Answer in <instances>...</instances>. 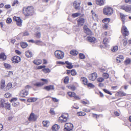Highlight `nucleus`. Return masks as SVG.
Wrapping results in <instances>:
<instances>
[{"label":"nucleus","instance_id":"obj_1","mask_svg":"<svg viewBox=\"0 0 131 131\" xmlns=\"http://www.w3.org/2000/svg\"><path fill=\"white\" fill-rule=\"evenodd\" d=\"M34 9L32 7L29 6L23 9V13L26 16H28L32 15L33 13Z\"/></svg>","mask_w":131,"mask_h":131},{"label":"nucleus","instance_id":"obj_2","mask_svg":"<svg viewBox=\"0 0 131 131\" xmlns=\"http://www.w3.org/2000/svg\"><path fill=\"white\" fill-rule=\"evenodd\" d=\"M69 115L67 113H64L62 114L61 116L59 117L58 120V121L62 123L66 122L69 119Z\"/></svg>","mask_w":131,"mask_h":131},{"label":"nucleus","instance_id":"obj_3","mask_svg":"<svg viewBox=\"0 0 131 131\" xmlns=\"http://www.w3.org/2000/svg\"><path fill=\"white\" fill-rule=\"evenodd\" d=\"M0 106L1 107H5L8 110L10 109V104H8L3 99H1V100Z\"/></svg>","mask_w":131,"mask_h":131},{"label":"nucleus","instance_id":"obj_4","mask_svg":"<svg viewBox=\"0 0 131 131\" xmlns=\"http://www.w3.org/2000/svg\"><path fill=\"white\" fill-rule=\"evenodd\" d=\"M103 12L104 14L110 15L113 13V9L110 7H106L104 8Z\"/></svg>","mask_w":131,"mask_h":131},{"label":"nucleus","instance_id":"obj_5","mask_svg":"<svg viewBox=\"0 0 131 131\" xmlns=\"http://www.w3.org/2000/svg\"><path fill=\"white\" fill-rule=\"evenodd\" d=\"M55 55L58 59H62L64 57V53L60 50H57L55 52Z\"/></svg>","mask_w":131,"mask_h":131},{"label":"nucleus","instance_id":"obj_6","mask_svg":"<svg viewBox=\"0 0 131 131\" xmlns=\"http://www.w3.org/2000/svg\"><path fill=\"white\" fill-rule=\"evenodd\" d=\"M73 128V125L70 123H66L65 125L64 131H72Z\"/></svg>","mask_w":131,"mask_h":131},{"label":"nucleus","instance_id":"obj_7","mask_svg":"<svg viewBox=\"0 0 131 131\" xmlns=\"http://www.w3.org/2000/svg\"><path fill=\"white\" fill-rule=\"evenodd\" d=\"M120 8L126 12L131 13V5H123L121 6Z\"/></svg>","mask_w":131,"mask_h":131},{"label":"nucleus","instance_id":"obj_8","mask_svg":"<svg viewBox=\"0 0 131 131\" xmlns=\"http://www.w3.org/2000/svg\"><path fill=\"white\" fill-rule=\"evenodd\" d=\"M121 32L124 36H126L129 34V31L127 27L124 26H123L122 27Z\"/></svg>","mask_w":131,"mask_h":131},{"label":"nucleus","instance_id":"obj_9","mask_svg":"<svg viewBox=\"0 0 131 131\" xmlns=\"http://www.w3.org/2000/svg\"><path fill=\"white\" fill-rule=\"evenodd\" d=\"M77 23L79 27L82 26L85 21V19L82 17H80L77 19Z\"/></svg>","mask_w":131,"mask_h":131},{"label":"nucleus","instance_id":"obj_10","mask_svg":"<svg viewBox=\"0 0 131 131\" xmlns=\"http://www.w3.org/2000/svg\"><path fill=\"white\" fill-rule=\"evenodd\" d=\"M13 19L14 21L16 22L18 26H21L22 25V20L19 17L14 16L13 17Z\"/></svg>","mask_w":131,"mask_h":131},{"label":"nucleus","instance_id":"obj_11","mask_svg":"<svg viewBox=\"0 0 131 131\" xmlns=\"http://www.w3.org/2000/svg\"><path fill=\"white\" fill-rule=\"evenodd\" d=\"M97 76V73L95 72H94L89 74L88 77L89 80L93 81L96 79Z\"/></svg>","mask_w":131,"mask_h":131},{"label":"nucleus","instance_id":"obj_12","mask_svg":"<svg viewBox=\"0 0 131 131\" xmlns=\"http://www.w3.org/2000/svg\"><path fill=\"white\" fill-rule=\"evenodd\" d=\"M28 94V91L25 89H24L20 91L19 93V95L21 97H24L27 96Z\"/></svg>","mask_w":131,"mask_h":131},{"label":"nucleus","instance_id":"obj_13","mask_svg":"<svg viewBox=\"0 0 131 131\" xmlns=\"http://www.w3.org/2000/svg\"><path fill=\"white\" fill-rule=\"evenodd\" d=\"M37 118L36 115H35L33 113H31L28 118L29 121H35Z\"/></svg>","mask_w":131,"mask_h":131},{"label":"nucleus","instance_id":"obj_14","mask_svg":"<svg viewBox=\"0 0 131 131\" xmlns=\"http://www.w3.org/2000/svg\"><path fill=\"white\" fill-rule=\"evenodd\" d=\"M17 98H14L10 100V101L12 103V105L14 107L17 106L19 104V103L18 102L17 100Z\"/></svg>","mask_w":131,"mask_h":131},{"label":"nucleus","instance_id":"obj_15","mask_svg":"<svg viewBox=\"0 0 131 131\" xmlns=\"http://www.w3.org/2000/svg\"><path fill=\"white\" fill-rule=\"evenodd\" d=\"M20 58L17 56H14L12 60L13 62L14 63H18L20 61Z\"/></svg>","mask_w":131,"mask_h":131},{"label":"nucleus","instance_id":"obj_16","mask_svg":"<svg viewBox=\"0 0 131 131\" xmlns=\"http://www.w3.org/2000/svg\"><path fill=\"white\" fill-rule=\"evenodd\" d=\"M60 126L57 124H55L52 126L51 128L52 131H59Z\"/></svg>","mask_w":131,"mask_h":131},{"label":"nucleus","instance_id":"obj_17","mask_svg":"<svg viewBox=\"0 0 131 131\" xmlns=\"http://www.w3.org/2000/svg\"><path fill=\"white\" fill-rule=\"evenodd\" d=\"M84 32L88 35H91L92 32L87 27L85 26L84 27Z\"/></svg>","mask_w":131,"mask_h":131},{"label":"nucleus","instance_id":"obj_18","mask_svg":"<svg viewBox=\"0 0 131 131\" xmlns=\"http://www.w3.org/2000/svg\"><path fill=\"white\" fill-rule=\"evenodd\" d=\"M87 40L90 42H92L93 43L97 41L96 40L95 38L92 37H88L87 38Z\"/></svg>","mask_w":131,"mask_h":131},{"label":"nucleus","instance_id":"obj_19","mask_svg":"<svg viewBox=\"0 0 131 131\" xmlns=\"http://www.w3.org/2000/svg\"><path fill=\"white\" fill-rule=\"evenodd\" d=\"M105 3V1L104 0H96V4L100 6L103 5Z\"/></svg>","mask_w":131,"mask_h":131},{"label":"nucleus","instance_id":"obj_20","mask_svg":"<svg viewBox=\"0 0 131 131\" xmlns=\"http://www.w3.org/2000/svg\"><path fill=\"white\" fill-rule=\"evenodd\" d=\"M124 59L123 56L122 55L118 56L116 58V61L118 63H121Z\"/></svg>","mask_w":131,"mask_h":131},{"label":"nucleus","instance_id":"obj_21","mask_svg":"<svg viewBox=\"0 0 131 131\" xmlns=\"http://www.w3.org/2000/svg\"><path fill=\"white\" fill-rule=\"evenodd\" d=\"M80 3L76 1H74L73 3V6L75 9H78L79 8Z\"/></svg>","mask_w":131,"mask_h":131},{"label":"nucleus","instance_id":"obj_22","mask_svg":"<svg viewBox=\"0 0 131 131\" xmlns=\"http://www.w3.org/2000/svg\"><path fill=\"white\" fill-rule=\"evenodd\" d=\"M43 89L47 91H49L51 90H53L54 88L53 86V85H50L45 87Z\"/></svg>","mask_w":131,"mask_h":131},{"label":"nucleus","instance_id":"obj_23","mask_svg":"<svg viewBox=\"0 0 131 131\" xmlns=\"http://www.w3.org/2000/svg\"><path fill=\"white\" fill-rule=\"evenodd\" d=\"M65 63L67 64L66 67L68 68L71 69L73 68V66L72 65V64L69 62L68 61H66Z\"/></svg>","mask_w":131,"mask_h":131},{"label":"nucleus","instance_id":"obj_24","mask_svg":"<svg viewBox=\"0 0 131 131\" xmlns=\"http://www.w3.org/2000/svg\"><path fill=\"white\" fill-rule=\"evenodd\" d=\"M37 98L35 97H30L27 100V101L29 102H34L36 101Z\"/></svg>","mask_w":131,"mask_h":131},{"label":"nucleus","instance_id":"obj_25","mask_svg":"<svg viewBox=\"0 0 131 131\" xmlns=\"http://www.w3.org/2000/svg\"><path fill=\"white\" fill-rule=\"evenodd\" d=\"M25 55L27 57H30L32 56V54L31 52L29 51H27L25 52Z\"/></svg>","mask_w":131,"mask_h":131},{"label":"nucleus","instance_id":"obj_26","mask_svg":"<svg viewBox=\"0 0 131 131\" xmlns=\"http://www.w3.org/2000/svg\"><path fill=\"white\" fill-rule=\"evenodd\" d=\"M33 62L36 65H38L41 63L42 61L40 60H36L33 61Z\"/></svg>","mask_w":131,"mask_h":131},{"label":"nucleus","instance_id":"obj_27","mask_svg":"<svg viewBox=\"0 0 131 131\" xmlns=\"http://www.w3.org/2000/svg\"><path fill=\"white\" fill-rule=\"evenodd\" d=\"M81 80L82 82L84 84L86 85L87 84L88 80L86 78L84 77H81Z\"/></svg>","mask_w":131,"mask_h":131},{"label":"nucleus","instance_id":"obj_28","mask_svg":"<svg viewBox=\"0 0 131 131\" xmlns=\"http://www.w3.org/2000/svg\"><path fill=\"white\" fill-rule=\"evenodd\" d=\"M12 87V84L11 83H8L6 87L4 89V90L5 91H7L10 89Z\"/></svg>","mask_w":131,"mask_h":131},{"label":"nucleus","instance_id":"obj_29","mask_svg":"<svg viewBox=\"0 0 131 131\" xmlns=\"http://www.w3.org/2000/svg\"><path fill=\"white\" fill-rule=\"evenodd\" d=\"M116 94L117 95L120 96H126L127 94L124 92L122 91H119Z\"/></svg>","mask_w":131,"mask_h":131},{"label":"nucleus","instance_id":"obj_30","mask_svg":"<svg viewBox=\"0 0 131 131\" xmlns=\"http://www.w3.org/2000/svg\"><path fill=\"white\" fill-rule=\"evenodd\" d=\"M70 54L74 56H76L78 53V52L75 50H71L70 52Z\"/></svg>","mask_w":131,"mask_h":131},{"label":"nucleus","instance_id":"obj_31","mask_svg":"<svg viewBox=\"0 0 131 131\" xmlns=\"http://www.w3.org/2000/svg\"><path fill=\"white\" fill-rule=\"evenodd\" d=\"M6 56L4 53H2L0 54V59L5 60L6 59Z\"/></svg>","mask_w":131,"mask_h":131},{"label":"nucleus","instance_id":"obj_32","mask_svg":"<svg viewBox=\"0 0 131 131\" xmlns=\"http://www.w3.org/2000/svg\"><path fill=\"white\" fill-rule=\"evenodd\" d=\"M91 13L92 14V16L93 19L94 20L96 19L97 18V15L94 12L93 10H91Z\"/></svg>","mask_w":131,"mask_h":131},{"label":"nucleus","instance_id":"obj_33","mask_svg":"<svg viewBox=\"0 0 131 131\" xmlns=\"http://www.w3.org/2000/svg\"><path fill=\"white\" fill-rule=\"evenodd\" d=\"M35 43L36 45L42 46L44 45V43L41 41L37 40L35 41Z\"/></svg>","mask_w":131,"mask_h":131},{"label":"nucleus","instance_id":"obj_34","mask_svg":"<svg viewBox=\"0 0 131 131\" xmlns=\"http://www.w3.org/2000/svg\"><path fill=\"white\" fill-rule=\"evenodd\" d=\"M110 21V19L109 18H107L104 19L103 20V22L106 24L108 23Z\"/></svg>","mask_w":131,"mask_h":131},{"label":"nucleus","instance_id":"obj_35","mask_svg":"<svg viewBox=\"0 0 131 131\" xmlns=\"http://www.w3.org/2000/svg\"><path fill=\"white\" fill-rule=\"evenodd\" d=\"M21 46L23 48H25L28 46V44L26 42H22L21 43Z\"/></svg>","mask_w":131,"mask_h":131},{"label":"nucleus","instance_id":"obj_36","mask_svg":"<svg viewBox=\"0 0 131 131\" xmlns=\"http://www.w3.org/2000/svg\"><path fill=\"white\" fill-rule=\"evenodd\" d=\"M68 95L70 97H74L75 95H76V94L73 92H69L68 93Z\"/></svg>","mask_w":131,"mask_h":131},{"label":"nucleus","instance_id":"obj_37","mask_svg":"<svg viewBox=\"0 0 131 131\" xmlns=\"http://www.w3.org/2000/svg\"><path fill=\"white\" fill-rule=\"evenodd\" d=\"M68 88L72 90V91H74L76 89L75 87L72 85H70L69 86H67Z\"/></svg>","mask_w":131,"mask_h":131},{"label":"nucleus","instance_id":"obj_38","mask_svg":"<svg viewBox=\"0 0 131 131\" xmlns=\"http://www.w3.org/2000/svg\"><path fill=\"white\" fill-rule=\"evenodd\" d=\"M44 126L48 127L49 125V122L47 121H44L42 122Z\"/></svg>","mask_w":131,"mask_h":131},{"label":"nucleus","instance_id":"obj_39","mask_svg":"<svg viewBox=\"0 0 131 131\" xmlns=\"http://www.w3.org/2000/svg\"><path fill=\"white\" fill-rule=\"evenodd\" d=\"M77 114L78 116H82L85 115L86 114V113L84 112H78Z\"/></svg>","mask_w":131,"mask_h":131},{"label":"nucleus","instance_id":"obj_40","mask_svg":"<svg viewBox=\"0 0 131 131\" xmlns=\"http://www.w3.org/2000/svg\"><path fill=\"white\" fill-rule=\"evenodd\" d=\"M120 15L121 18L122 19V20L123 21V23H124V20H125V18L126 16L122 13H121L120 14Z\"/></svg>","mask_w":131,"mask_h":131},{"label":"nucleus","instance_id":"obj_41","mask_svg":"<svg viewBox=\"0 0 131 131\" xmlns=\"http://www.w3.org/2000/svg\"><path fill=\"white\" fill-rule=\"evenodd\" d=\"M103 76L104 79H106L108 78L109 75L107 73H104L103 74Z\"/></svg>","mask_w":131,"mask_h":131},{"label":"nucleus","instance_id":"obj_42","mask_svg":"<svg viewBox=\"0 0 131 131\" xmlns=\"http://www.w3.org/2000/svg\"><path fill=\"white\" fill-rule=\"evenodd\" d=\"M5 86V81L4 80H2L1 81V88L3 89Z\"/></svg>","mask_w":131,"mask_h":131},{"label":"nucleus","instance_id":"obj_43","mask_svg":"<svg viewBox=\"0 0 131 131\" xmlns=\"http://www.w3.org/2000/svg\"><path fill=\"white\" fill-rule=\"evenodd\" d=\"M44 85V83H42L41 82H39L37 83H36L34 84V85L35 86H37L39 87L43 85Z\"/></svg>","mask_w":131,"mask_h":131},{"label":"nucleus","instance_id":"obj_44","mask_svg":"<svg viewBox=\"0 0 131 131\" xmlns=\"http://www.w3.org/2000/svg\"><path fill=\"white\" fill-rule=\"evenodd\" d=\"M79 58L81 59H84L85 58V57L83 54L80 53L79 54Z\"/></svg>","mask_w":131,"mask_h":131},{"label":"nucleus","instance_id":"obj_45","mask_svg":"<svg viewBox=\"0 0 131 131\" xmlns=\"http://www.w3.org/2000/svg\"><path fill=\"white\" fill-rule=\"evenodd\" d=\"M81 15V13H76L74 14H73L72 15V16L74 18L77 17Z\"/></svg>","mask_w":131,"mask_h":131},{"label":"nucleus","instance_id":"obj_46","mask_svg":"<svg viewBox=\"0 0 131 131\" xmlns=\"http://www.w3.org/2000/svg\"><path fill=\"white\" fill-rule=\"evenodd\" d=\"M131 62V60L129 58L127 59L125 61L124 63L126 65L129 64Z\"/></svg>","mask_w":131,"mask_h":131},{"label":"nucleus","instance_id":"obj_47","mask_svg":"<svg viewBox=\"0 0 131 131\" xmlns=\"http://www.w3.org/2000/svg\"><path fill=\"white\" fill-rule=\"evenodd\" d=\"M118 49V47L117 46H115L113 47L111 49V50L113 52H115L117 51Z\"/></svg>","mask_w":131,"mask_h":131},{"label":"nucleus","instance_id":"obj_48","mask_svg":"<svg viewBox=\"0 0 131 131\" xmlns=\"http://www.w3.org/2000/svg\"><path fill=\"white\" fill-rule=\"evenodd\" d=\"M42 70L45 73L50 72V69L48 68L43 69Z\"/></svg>","mask_w":131,"mask_h":131},{"label":"nucleus","instance_id":"obj_49","mask_svg":"<svg viewBox=\"0 0 131 131\" xmlns=\"http://www.w3.org/2000/svg\"><path fill=\"white\" fill-rule=\"evenodd\" d=\"M13 72L12 71H9L8 72V74L5 75V77H9L13 75Z\"/></svg>","mask_w":131,"mask_h":131},{"label":"nucleus","instance_id":"obj_50","mask_svg":"<svg viewBox=\"0 0 131 131\" xmlns=\"http://www.w3.org/2000/svg\"><path fill=\"white\" fill-rule=\"evenodd\" d=\"M97 80L98 82H101L104 81V78L102 77H99L97 79Z\"/></svg>","mask_w":131,"mask_h":131},{"label":"nucleus","instance_id":"obj_51","mask_svg":"<svg viewBox=\"0 0 131 131\" xmlns=\"http://www.w3.org/2000/svg\"><path fill=\"white\" fill-rule=\"evenodd\" d=\"M5 67L7 69H9L11 68V66L9 64L5 63L4 64Z\"/></svg>","mask_w":131,"mask_h":131},{"label":"nucleus","instance_id":"obj_52","mask_svg":"<svg viewBox=\"0 0 131 131\" xmlns=\"http://www.w3.org/2000/svg\"><path fill=\"white\" fill-rule=\"evenodd\" d=\"M41 80L43 81L42 82H41L44 83V85L45 84H47L48 82V81L47 79H42Z\"/></svg>","mask_w":131,"mask_h":131},{"label":"nucleus","instance_id":"obj_53","mask_svg":"<svg viewBox=\"0 0 131 131\" xmlns=\"http://www.w3.org/2000/svg\"><path fill=\"white\" fill-rule=\"evenodd\" d=\"M71 74L72 75H74L77 74V72L74 69H72L71 71Z\"/></svg>","mask_w":131,"mask_h":131},{"label":"nucleus","instance_id":"obj_54","mask_svg":"<svg viewBox=\"0 0 131 131\" xmlns=\"http://www.w3.org/2000/svg\"><path fill=\"white\" fill-rule=\"evenodd\" d=\"M103 42L104 44H107L109 42V41L107 39L105 38L104 39Z\"/></svg>","mask_w":131,"mask_h":131},{"label":"nucleus","instance_id":"obj_55","mask_svg":"<svg viewBox=\"0 0 131 131\" xmlns=\"http://www.w3.org/2000/svg\"><path fill=\"white\" fill-rule=\"evenodd\" d=\"M69 79V78L68 77H66L64 80V83L66 84L68 83Z\"/></svg>","mask_w":131,"mask_h":131},{"label":"nucleus","instance_id":"obj_56","mask_svg":"<svg viewBox=\"0 0 131 131\" xmlns=\"http://www.w3.org/2000/svg\"><path fill=\"white\" fill-rule=\"evenodd\" d=\"M11 96V94L8 93H6L4 95L5 97L7 98Z\"/></svg>","mask_w":131,"mask_h":131},{"label":"nucleus","instance_id":"obj_57","mask_svg":"<svg viewBox=\"0 0 131 131\" xmlns=\"http://www.w3.org/2000/svg\"><path fill=\"white\" fill-rule=\"evenodd\" d=\"M103 91L106 93H108L110 95H112V93L111 92H110L109 91H108L106 89H104L103 90Z\"/></svg>","mask_w":131,"mask_h":131},{"label":"nucleus","instance_id":"obj_58","mask_svg":"<svg viewBox=\"0 0 131 131\" xmlns=\"http://www.w3.org/2000/svg\"><path fill=\"white\" fill-rule=\"evenodd\" d=\"M36 36L37 38H40L41 37V34L39 32L37 33L36 34Z\"/></svg>","mask_w":131,"mask_h":131},{"label":"nucleus","instance_id":"obj_59","mask_svg":"<svg viewBox=\"0 0 131 131\" xmlns=\"http://www.w3.org/2000/svg\"><path fill=\"white\" fill-rule=\"evenodd\" d=\"M50 113L52 115H54L55 114V112L54 111L53 109L52 108L51 109L50 111Z\"/></svg>","mask_w":131,"mask_h":131},{"label":"nucleus","instance_id":"obj_60","mask_svg":"<svg viewBox=\"0 0 131 131\" xmlns=\"http://www.w3.org/2000/svg\"><path fill=\"white\" fill-rule=\"evenodd\" d=\"M12 21V19L10 18H8L7 19L6 22L7 23H10Z\"/></svg>","mask_w":131,"mask_h":131},{"label":"nucleus","instance_id":"obj_61","mask_svg":"<svg viewBox=\"0 0 131 131\" xmlns=\"http://www.w3.org/2000/svg\"><path fill=\"white\" fill-rule=\"evenodd\" d=\"M88 85L89 87H90L91 88H94V85L92 83H89L88 84Z\"/></svg>","mask_w":131,"mask_h":131},{"label":"nucleus","instance_id":"obj_62","mask_svg":"<svg viewBox=\"0 0 131 131\" xmlns=\"http://www.w3.org/2000/svg\"><path fill=\"white\" fill-rule=\"evenodd\" d=\"M124 40V41L123 42V45L124 46H125L127 44V39H126V40Z\"/></svg>","mask_w":131,"mask_h":131},{"label":"nucleus","instance_id":"obj_63","mask_svg":"<svg viewBox=\"0 0 131 131\" xmlns=\"http://www.w3.org/2000/svg\"><path fill=\"white\" fill-rule=\"evenodd\" d=\"M18 1L17 0L15 1L13 3L12 5L14 6L16 4H18Z\"/></svg>","mask_w":131,"mask_h":131},{"label":"nucleus","instance_id":"obj_64","mask_svg":"<svg viewBox=\"0 0 131 131\" xmlns=\"http://www.w3.org/2000/svg\"><path fill=\"white\" fill-rule=\"evenodd\" d=\"M74 98L76 99V100H79L80 99V98L78 96L75 95L74 96Z\"/></svg>","mask_w":131,"mask_h":131}]
</instances>
